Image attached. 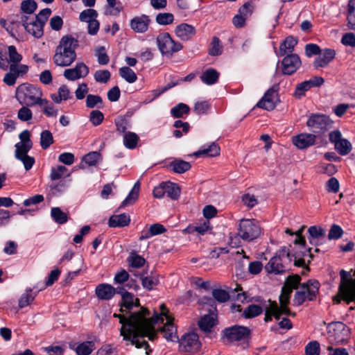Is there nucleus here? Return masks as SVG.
<instances>
[{"mask_svg": "<svg viewBox=\"0 0 355 355\" xmlns=\"http://www.w3.org/2000/svg\"><path fill=\"white\" fill-rule=\"evenodd\" d=\"M210 107L211 105L207 101H197L195 103L193 110L198 115L206 114L210 109Z\"/></svg>", "mask_w": 355, "mask_h": 355, "instance_id": "nucleus-58", "label": "nucleus"}, {"mask_svg": "<svg viewBox=\"0 0 355 355\" xmlns=\"http://www.w3.org/2000/svg\"><path fill=\"white\" fill-rule=\"evenodd\" d=\"M189 107L183 103H180L171 110V114L174 118H181L183 116L189 114Z\"/></svg>", "mask_w": 355, "mask_h": 355, "instance_id": "nucleus-43", "label": "nucleus"}, {"mask_svg": "<svg viewBox=\"0 0 355 355\" xmlns=\"http://www.w3.org/2000/svg\"><path fill=\"white\" fill-rule=\"evenodd\" d=\"M51 216L53 220L58 224H64L68 220L67 214L59 207H53L51 210Z\"/></svg>", "mask_w": 355, "mask_h": 355, "instance_id": "nucleus-45", "label": "nucleus"}, {"mask_svg": "<svg viewBox=\"0 0 355 355\" xmlns=\"http://www.w3.org/2000/svg\"><path fill=\"white\" fill-rule=\"evenodd\" d=\"M334 50L326 49L314 61L315 68L326 67L335 57Z\"/></svg>", "mask_w": 355, "mask_h": 355, "instance_id": "nucleus-27", "label": "nucleus"}, {"mask_svg": "<svg viewBox=\"0 0 355 355\" xmlns=\"http://www.w3.org/2000/svg\"><path fill=\"white\" fill-rule=\"evenodd\" d=\"M320 283L315 279H309L300 285L295 292L293 302L297 306L302 305L305 301H313L319 292Z\"/></svg>", "mask_w": 355, "mask_h": 355, "instance_id": "nucleus-6", "label": "nucleus"}, {"mask_svg": "<svg viewBox=\"0 0 355 355\" xmlns=\"http://www.w3.org/2000/svg\"><path fill=\"white\" fill-rule=\"evenodd\" d=\"M293 256L286 249L279 250L265 266V270L268 273L280 275L288 270V266L292 261Z\"/></svg>", "mask_w": 355, "mask_h": 355, "instance_id": "nucleus-4", "label": "nucleus"}, {"mask_svg": "<svg viewBox=\"0 0 355 355\" xmlns=\"http://www.w3.org/2000/svg\"><path fill=\"white\" fill-rule=\"evenodd\" d=\"M316 135L312 133H300L292 138L293 144L299 149H305L315 144Z\"/></svg>", "mask_w": 355, "mask_h": 355, "instance_id": "nucleus-22", "label": "nucleus"}, {"mask_svg": "<svg viewBox=\"0 0 355 355\" xmlns=\"http://www.w3.org/2000/svg\"><path fill=\"white\" fill-rule=\"evenodd\" d=\"M301 65V60L297 54H288L282 61V72L286 75L295 73Z\"/></svg>", "mask_w": 355, "mask_h": 355, "instance_id": "nucleus-20", "label": "nucleus"}, {"mask_svg": "<svg viewBox=\"0 0 355 355\" xmlns=\"http://www.w3.org/2000/svg\"><path fill=\"white\" fill-rule=\"evenodd\" d=\"M98 16V12L96 10L94 9H87L84 10L80 13L79 19L81 21L89 22L91 21L94 20Z\"/></svg>", "mask_w": 355, "mask_h": 355, "instance_id": "nucleus-54", "label": "nucleus"}, {"mask_svg": "<svg viewBox=\"0 0 355 355\" xmlns=\"http://www.w3.org/2000/svg\"><path fill=\"white\" fill-rule=\"evenodd\" d=\"M103 119L104 115L103 112L98 110H92L89 114V121L94 126L101 124Z\"/></svg>", "mask_w": 355, "mask_h": 355, "instance_id": "nucleus-62", "label": "nucleus"}, {"mask_svg": "<svg viewBox=\"0 0 355 355\" xmlns=\"http://www.w3.org/2000/svg\"><path fill=\"white\" fill-rule=\"evenodd\" d=\"M340 274L342 280L338 288V294L333 298L334 303L340 304L341 300L345 301L347 304L352 302H355V278L346 279L347 272L344 270H342ZM354 275L355 276V270Z\"/></svg>", "mask_w": 355, "mask_h": 355, "instance_id": "nucleus-5", "label": "nucleus"}, {"mask_svg": "<svg viewBox=\"0 0 355 355\" xmlns=\"http://www.w3.org/2000/svg\"><path fill=\"white\" fill-rule=\"evenodd\" d=\"M329 141L334 144L335 150L341 156L348 155L352 150V145L349 140L343 138L339 130H334L329 134Z\"/></svg>", "mask_w": 355, "mask_h": 355, "instance_id": "nucleus-11", "label": "nucleus"}, {"mask_svg": "<svg viewBox=\"0 0 355 355\" xmlns=\"http://www.w3.org/2000/svg\"><path fill=\"white\" fill-rule=\"evenodd\" d=\"M70 344V348L73 349L77 355H89L96 349L94 341H84L79 343L76 347Z\"/></svg>", "mask_w": 355, "mask_h": 355, "instance_id": "nucleus-29", "label": "nucleus"}, {"mask_svg": "<svg viewBox=\"0 0 355 355\" xmlns=\"http://www.w3.org/2000/svg\"><path fill=\"white\" fill-rule=\"evenodd\" d=\"M139 140L138 135L135 132H127L123 135V144L128 149L135 148Z\"/></svg>", "mask_w": 355, "mask_h": 355, "instance_id": "nucleus-39", "label": "nucleus"}, {"mask_svg": "<svg viewBox=\"0 0 355 355\" xmlns=\"http://www.w3.org/2000/svg\"><path fill=\"white\" fill-rule=\"evenodd\" d=\"M15 157L16 158L20 156L28 155V153L32 148L33 146L17 142L15 144Z\"/></svg>", "mask_w": 355, "mask_h": 355, "instance_id": "nucleus-60", "label": "nucleus"}, {"mask_svg": "<svg viewBox=\"0 0 355 355\" xmlns=\"http://www.w3.org/2000/svg\"><path fill=\"white\" fill-rule=\"evenodd\" d=\"M200 347L198 336L193 332L184 334L179 340V350L182 353L195 354Z\"/></svg>", "mask_w": 355, "mask_h": 355, "instance_id": "nucleus-12", "label": "nucleus"}, {"mask_svg": "<svg viewBox=\"0 0 355 355\" xmlns=\"http://www.w3.org/2000/svg\"><path fill=\"white\" fill-rule=\"evenodd\" d=\"M143 287L148 291L153 290L159 283L157 277L153 276L141 277Z\"/></svg>", "mask_w": 355, "mask_h": 355, "instance_id": "nucleus-55", "label": "nucleus"}, {"mask_svg": "<svg viewBox=\"0 0 355 355\" xmlns=\"http://www.w3.org/2000/svg\"><path fill=\"white\" fill-rule=\"evenodd\" d=\"M29 106L24 105L17 112V117L21 121H28L33 118L32 111L28 108Z\"/></svg>", "mask_w": 355, "mask_h": 355, "instance_id": "nucleus-61", "label": "nucleus"}, {"mask_svg": "<svg viewBox=\"0 0 355 355\" xmlns=\"http://www.w3.org/2000/svg\"><path fill=\"white\" fill-rule=\"evenodd\" d=\"M15 96L19 103L26 106L42 105L46 102L42 98V90L37 86L29 83H23L16 89Z\"/></svg>", "mask_w": 355, "mask_h": 355, "instance_id": "nucleus-3", "label": "nucleus"}, {"mask_svg": "<svg viewBox=\"0 0 355 355\" xmlns=\"http://www.w3.org/2000/svg\"><path fill=\"white\" fill-rule=\"evenodd\" d=\"M268 306L266 308V313L264 320L268 322L272 320V316H274L276 320H279L282 314L279 312L278 305L276 302L269 301Z\"/></svg>", "mask_w": 355, "mask_h": 355, "instance_id": "nucleus-35", "label": "nucleus"}, {"mask_svg": "<svg viewBox=\"0 0 355 355\" xmlns=\"http://www.w3.org/2000/svg\"><path fill=\"white\" fill-rule=\"evenodd\" d=\"M101 159V155L96 151H92L85 155L80 163L79 168L85 169L87 166H95Z\"/></svg>", "mask_w": 355, "mask_h": 355, "instance_id": "nucleus-26", "label": "nucleus"}, {"mask_svg": "<svg viewBox=\"0 0 355 355\" xmlns=\"http://www.w3.org/2000/svg\"><path fill=\"white\" fill-rule=\"evenodd\" d=\"M238 235L243 241H252L262 234V229L256 219L243 218L238 225Z\"/></svg>", "mask_w": 355, "mask_h": 355, "instance_id": "nucleus-7", "label": "nucleus"}, {"mask_svg": "<svg viewBox=\"0 0 355 355\" xmlns=\"http://www.w3.org/2000/svg\"><path fill=\"white\" fill-rule=\"evenodd\" d=\"M157 44L162 55L167 57L171 56L182 49V45L175 42L168 33H161L157 36Z\"/></svg>", "mask_w": 355, "mask_h": 355, "instance_id": "nucleus-9", "label": "nucleus"}, {"mask_svg": "<svg viewBox=\"0 0 355 355\" xmlns=\"http://www.w3.org/2000/svg\"><path fill=\"white\" fill-rule=\"evenodd\" d=\"M121 286L114 288L108 284H101L96 287L95 293L99 300H110L116 293H121Z\"/></svg>", "mask_w": 355, "mask_h": 355, "instance_id": "nucleus-21", "label": "nucleus"}, {"mask_svg": "<svg viewBox=\"0 0 355 355\" xmlns=\"http://www.w3.org/2000/svg\"><path fill=\"white\" fill-rule=\"evenodd\" d=\"M38 291H39L33 293V290L31 288H27L19 300V307L22 309L28 306L34 300Z\"/></svg>", "mask_w": 355, "mask_h": 355, "instance_id": "nucleus-38", "label": "nucleus"}, {"mask_svg": "<svg viewBox=\"0 0 355 355\" xmlns=\"http://www.w3.org/2000/svg\"><path fill=\"white\" fill-rule=\"evenodd\" d=\"M130 223V217L127 214L113 215L108 220V225L111 227H123L128 226Z\"/></svg>", "mask_w": 355, "mask_h": 355, "instance_id": "nucleus-28", "label": "nucleus"}, {"mask_svg": "<svg viewBox=\"0 0 355 355\" xmlns=\"http://www.w3.org/2000/svg\"><path fill=\"white\" fill-rule=\"evenodd\" d=\"M156 22L161 26H166L173 24L174 16L170 12H159L156 15Z\"/></svg>", "mask_w": 355, "mask_h": 355, "instance_id": "nucleus-47", "label": "nucleus"}, {"mask_svg": "<svg viewBox=\"0 0 355 355\" xmlns=\"http://www.w3.org/2000/svg\"><path fill=\"white\" fill-rule=\"evenodd\" d=\"M43 112V113L48 117H56L58 111L55 109L54 106L50 103L46 99V102L42 103V105H38Z\"/></svg>", "mask_w": 355, "mask_h": 355, "instance_id": "nucleus-56", "label": "nucleus"}, {"mask_svg": "<svg viewBox=\"0 0 355 355\" xmlns=\"http://www.w3.org/2000/svg\"><path fill=\"white\" fill-rule=\"evenodd\" d=\"M223 52V46L218 37H214L212 38L210 48L209 50V55L212 56L219 55Z\"/></svg>", "mask_w": 355, "mask_h": 355, "instance_id": "nucleus-52", "label": "nucleus"}, {"mask_svg": "<svg viewBox=\"0 0 355 355\" xmlns=\"http://www.w3.org/2000/svg\"><path fill=\"white\" fill-rule=\"evenodd\" d=\"M22 23L21 21H14L12 20L9 22V24L6 27L8 33L13 37H16L17 35L19 34L21 29Z\"/></svg>", "mask_w": 355, "mask_h": 355, "instance_id": "nucleus-53", "label": "nucleus"}, {"mask_svg": "<svg viewBox=\"0 0 355 355\" xmlns=\"http://www.w3.org/2000/svg\"><path fill=\"white\" fill-rule=\"evenodd\" d=\"M89 72V67L83 62L76 63L73 68L64 70V77L71 81H75L86 77Z\"/></svg>", "mask_w": 355, "mask_h": 355, "instance_id": "nucleus-19", "label": "nucleus"}, {"mask_svg": "<svg viewBox=\"0 0 355 355\" xmlns=\"http://www.w3.org/2000/svg\"><path fill=\"white\" fill-rule=\"evenodd\" d=\"M106 1L107 3L106 14L111 16H118L123 9L121 3L120 1H116V0Z\"/></svg>", "mask_w": 355, "mask_h": 355, "instance_id": "nucleus-37", "label": "nucleus"}, {"mask_svg": "<svg viewBox=\"0 0 355 355\" xmlns=\"http://www.w3.org/2000/svg\"><path fill=\"white\" fill-rule=\"evenodd\" d=\"M170 168L176 173H183L191 168V164L182 159H175L169 164Z\"/></svg>", "mask_w": 355, "mask_h": 355, "instance_id": "nucleus-36", "label": "nucleus"}, {"mask_svg": "<svg viewBox=\"0 0 355 355\" xmlns=\"http://www.w3.org/2000/svg\"><path fill=\"white\" fill-rule=\"evenodd\" d=\"M119 75L126 82L129 83H135L137 79V76L135 71L128 67H123L119 69Z\"/></svg>", "mask_w": 355, "mask_h": 355, "instance_id": "nucleus-42", "label": "nucleus"}, {"mask_svg": "<svg viewBox=\"0 0 355 355\" xmlns=\"http://www.w3.org/2000/svg\"><path fill=\"white\" fill-rule=\"evenodd\" d=\"M20 19L23 27L28 33L37 38H40L43 35L44 25L42 24V22L37 21L32 16L26 15H21Z\"/></svg>", "mask_w": 355, "mask_h": 355, "instance_id": "nucleus-16", "label": "nucleus"}, {"mask_svg": "<svg viewBox=\"0 0 355 355\" xmlns=\"http://www.w3.org/2000/svg\"><path fill=\"white\" fill-rule=\"evenodd\" d=\"M51 98L54 103H60L62 101H67L71 98L72 95L68 87L65 85H62L58 88L57 94H51Z\"/></svg>", "mask_w": 355, "mask_h": 355, "instance_id": "nucleus-31", "label": "nucleus"}, {"mask_svg": "<svg viewBox=\"0 0 355 355\" xmlns=\"http://www.w3.org/2000/svg\"><path fill=\"white\" fill-rule=\"evenodd\" d=\"M10 71L6 73L3 78V82L8 86L14 85L17 78L22 76L28 71V67L26 64H10Z\"/></svg>", "mask_w": 355, "mask_h": 355, "instance_id": "nucleus-18", "label": "nucleus"}, {"mask_svg": "<svg viewBox=\"0 0 355 355\" xmlns=\"http://www.w3.org/2000/svg\"><path fill=\"white\" fill-rule=\"evenodd\" d=\"M78 46V40L71 35L63 36L56 47L54 63L60 67L70 66L76 59V49Z\"/></svg>", "mask_w": 355, "mask_h": 355, "instance_id": "nucleus-2", "label": "nucleus"}, {"mask_svg": "<svg viewBox=\"0 0 355 355\" xmlns=\"http://www.w3.org/2000/svg\"><path fill=\"white\" fill-rule=\"evenodd\" d=\"M250 331L248 327L234 325L225 328L223 331V338L227 343H233L246 339L250 335Z\"/></svg>", "mask_w": 355, "mask_h": 355, "instance_id": "nucleus-13", "label": "nucleus"}, {"mask_svg": "<svg viewBox=\"0 0 355 355\" xmlns=\"http://www.w3.org/2000/svg\"><path fill=\"white\" fill-rule=\"evenodd\" d=\"M175 33L182 40L187 41L196 34V29L192 25L183 23L176 26Z\"/></svg>", "mask_w": 355, "mask_h": 355, "instance_id": "nucleus-25", "label": "nucleus"}, {"mask_svg": "<svg viewBox=\"0 0 355 355\" xmlns=\"http://www.w3.org/2000/svg\"><path fill=\"white\" fill-rule=\"evenodd\" d=\"M121 293H119L118 294L121 295L122 303L120 311L122 312V313H114L113 316L114 318H117L120 320L119 315L129 317L130 315L140 312L141 309H145L144 307H141L138 311H130L134 306H139V300L135 298L134 295L128 292L123 286H121Z\"/></svg>", "mask_w": 355, "mask_h": 355, "instance_id": "nucleus-10", "label": "nucleus"}, {"mask_svg": "<svg viewBox=\"0 0 355 355\" xmlns=\"http://www.w3.org/2000/svg\"><path fill=\"white\" fill-rule=\"evenodd\" d=\"M165 191L168 197L172 200H177L180 195V189L175 183L164 182Z\"/></svg>", "mask_w": 355, "mask_h": 355, "instance_id": "nucleus-40", "label": "nucleus"}, {"mask_svg": "<svg viewBox=\"0 0 355 355\" xmlns=\"http://www.w3.org/2000/svg\"><path fill=\"white\" fill-rule=\"evenodd\" d=\"M86 106L88 108L103 107L102 98L98 95L88 94L86 97Z\"/></svg>", "mask_w": 355, "mask_h": 355, "instance_id": "nucleus-50", "label": "nucleus"}, {"mask_svg": "<svg viewBox=\"0 0 355 355\" xmlns=\"http://www.w3.org/2000/svg\"><path fill=\"white\" fill-rule=\"evenodd\" d=\"M130 265L133 268H141L146 262L145 259L140 255L135 252H131L128 258Z\"/></svg>", "mask_w": 355, "mask_h": 355, "instance_id": "nucleus-57", "label": "nucleus"}, {"mask_svg": "<svg viewBox=\"0 0 355 355\" xmlns=\"http://www.w3.org/2000/svg\"><path fill=\"white\" fill-rule=\"evenodd\" d=\"M320 352V344L316 340L311 341L305 346L306 355H319Z\"/></svg>", "mask_w": 355, "mask_h": 355, "instance_id": "nucleus-59", "label": "nucleus"}, {"mask_svg": "<svg viewBox=\"0 0 355 355\" xmlns=\"http://www.w3.org/2000/svg\"><path fill=\"white\" fill-rule=\"evenodd\" d=\"M94 79L97 83H106L110 78L111 74L108 70H97L94 73Z\"/></svg>", "mask_w": 355, "mask_h": 355, "instance_id": "nucleus-63", "label": "nucleus"}, {"mask_svg": "<svg viewBox=\"0 0 355 355\" xmlns=\"http://www.w3.org/2000/svg\"><path fill=\"white\" fill-rule=\"evenodd\" d=\"M263 312L262 308L257 304L249 305L243 313L245 318H252L259 315Z\"/></svg>", "mask_w": 355, "mask_h": 355, "instance_id": "nucleus-49", "label": "nucleus"}, {"mask_svg": "<svg viewBox=\"0 0 355 355\" xmlns=\"http://www.w3.org/2000/svg\"><path fill=\"white\" fill-rule=\"evenodd\" d=\"M199 327L205 331H209L215 325L214 315H205L198 322Z\"/></svg>", "mask_w": 355, "mask_h": 355, "instance_id": "nucleus-44", "label": "nucleus"}, {"mask_svg": "<svg viewBox=\"0 0 355 355\" xmlns=\"http://www.w3.org/2000/svg\"><path fill=\"white\" fill-rule=\"evenodd\" d=\"M324 82L323 78L313 76L308 80L302 82L296 85L293 96L297 98H301L305 95V92L312 87H320Z\"/></svg>", "mask_w": 355, "mask_h": 355, "instance_id": "nucleus-17", "label": "nucleus"}, {"mask_svg": "<svg viewBox=\"0 0 355 355\" xmlns=\"http://www.w3.org/2000/svg\"><path fill=\"white\" fill-rule=\"evenodd\" d=\"M329 333L333 340L337 344H343L348 340L349 329L342 322H336L329 324Z\"/></svg>", "mask_w": 355, "mask_h": 355, "instance_id": "nucleus-15", "label": "nucleus"}, {"mask_svg": "<svg viewBox=\"0 0 355 355\" xmlns=\"http://www.w3.org/2000/svg\"><path fill=\"white\" fill-rule=\"evenodd\" d=\"M139 189L140 184L139 182H137L134 184L127 197L121 202V207L134 204L139 197Z\"/></svg>", "mask_w": 355, "mask_h": 355, "instance_id": "nucleus-34", "label": "nucleus"}, {"mask_svg": "<svg viewBox=\"0 0 355 355\" xmlns=\"http://www.w3.org/2000/svg\"><path fill=\"white\" fill-rule=\"evenodd\" d=\"M309 234V240L311 244L318 245L321 243L325 239L326 231L320 226H311L308 229Z\"/></svg>", "mask_w": 355, "mask_h": 355, "instance_id": "nucleus-24", "label": "nucleus"}, {"mask_svg": "<svg viewBox=\"0 0 355 355\" xmlns=\"http://www.w3.org/2000/svg\"><path fill=\"white\" fill-rule=\"evenodd\" d=\"M333 121L322 114H312L306 121V126L315 134H323L332 128Z\"/></svg>", "mask_w": 355, "mask_h": 355, "instance_id": "nucleus-8", "label": "nucleus"}, {"mask_svg": "<svg viewBox=\"0 0 355 355\" xmlns=\"http://www.w3.org/2000/svg\"><path fill=\"white\" fill-rule=\"evenodd\" d=\"M278 89L279 86L277 85H273L266 92L263 96L258 101L256 106L268 111L274 110L279 101Z\"/></svg>", "mask_w": 355, "mask_h": 355, "instance_id": "nucleus-14", "label": "nucleus"}, {"mask_svg": "<svg viewBox=\"0 0 355 355\" xmlns=\"http://www.w3.org/2000/svg\"><path fill=\"white\" fill-rule=\"evenodd\" d=\"M54 142L52 133L48 130H43L40 134V146L42 149L46 150Z\"/></svg>", "mask_w": 355, "mask_h": 355, "instance_id": "nucleus-46", "label": "nucleus"}, {"mask_svg": "<svg viewBox=\"0 0 355 355\" xmlns=\"http://www.w3.org/2000/svg\"><path fill=\"white\" fill-rule=\"evenodd\" d=\"M220 147L215 142H212L209 146H203L198 151L194 153V155L198 157L200 155H206L207 157H216L220 155Z\"/></svg>", "mask_w": 355, "mask_h": 355, "instance_id": "nucleus-30", "label": "nucleus"}, {"mask_svg": "<svg viewBox=\"0 0 355 355\" xmlns=\"http://www.w3.org/2000/svg\"><path fill=\"white\" fill-rule=\"evenodd\" d=\"M297 44V40L292 36L287 37L280 44L279 55L283 56L286 53H292L294 47Z\"/></svg>", "mask_w": 355, "mask_h": 355, "instance_id": "nucleus-33", "label": "nucleus"}, {"mask_svg": "<svg viewBox=\"0 0 355 355\" xmlns=\"http://www.w3.org/2000/svg\"><path fill=\"white\" fill-rule=\"evenodd\" d=\"M150 19L148 15H141V16L135 17L130 21V27L135 32L144 33L148 29Z\"/></svg>", "mask_w": 355, "mask_h": 355, "instance_id": "nucleus-23", "label": "nucleus"}, {"mask_svg": "<svg viewBox=\"0 0 355 355\" xmlns=\"http://www.w3.org/2000/svg\"><path fill=\"white\" fill-rule=\"evenodd\" d=\"M218 78L219 73L213 68L207 69L200 76L201 81L207 85L216 83Z\"/></svg>", "mask_w": 355, "mask_h": 355, "instance_id": "nucleus-32", "label": "nucleus"}, {"mask_svg": "<svg viewBox=\"0 0 355 355\" xmlns=\"http://www.w3.org/2000/svg\"><path fill=\"white\" fill-rule=\"evenodd\" d=\"M347 21L349 28L355 30V0L349 1Z\"/></svg>", "mask_w": 355, "mask_h": 355, "instance_id": "nucleus-48", "label": "nucleus"}, {"mask_svg": "<svg viewBox=\"0 0 355 355\" xmlns=\"http://www.w3.org/2000/svg\"><path fill=\"white\" fill-rule=\"evenodd\" d=\"M160 313L155 312L153 316H150V312L148 309H143L140 312L130 315L129 317L119 315L121 327L120 334L124 340L129 342L137 348H144L146 354L151 352L148 351L149 345L147 341L141 338L148 337L149 340H153L157 333L154 325L163 322L166 320L164 327L160 329L164 337L171 342L179 340L177 334V329L173 323V318L168 314V310L164 304L159 306Z\"/></svg>", "mask_w": 355, "mask_h": 355, "instance_id": "nucleus-1", "label": "nucleus"}, {"mask_svg": "<svg viewBox=\"0 0 355 355\" xmlns=\"http://www.w3.org/2000/svg\"><path fill=\"white\" fill-rule=\"evenodd\" d=\"M8 51L9 56L8 63L10 62V64H19V63L22 60V55L17 51L16 47L12 45L9 46Z\"/></svg>", "mask_w": 355, "mask_h": 355, "instance_id": "nucleus-51", "label": "nucleus"}, {"mask_svg": "<svg viewBox=\"0 0 355 355\" xmlns=\"http://www.w3.org/2000/svg\"><path fill=\"white\" fill-rule=\"evenodd\" d=\"M96 355H118V350L112 345H105L97 350Z\"/></svg>", "mask_w": 355, "mask_h": 355, "instance_id": "nucleus-64", "label": "nucleus"}, {"mask_svg": "<svg viewBox=\"0 0 355 355\" xmlns=\"http://www.w3.org/2000/svg\"><path fill=\"white\" fill-rule=\"evenodd\" d=\"M37 3L34 0H24L21 3V15L34 16L33 14L37 9Z\"/></svg>", "mask_w": 355, "mask_h": 355, "instance_id": "nucleus-41", "label": "nucleus"}]
</instances>
